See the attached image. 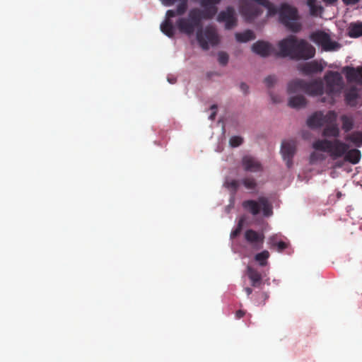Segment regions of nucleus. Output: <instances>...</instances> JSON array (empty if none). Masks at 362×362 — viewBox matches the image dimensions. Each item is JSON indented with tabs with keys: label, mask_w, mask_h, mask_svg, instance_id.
Masks as SVG:
<instances>
[{
	"label": "nucleus",
	"mask_w": 362,
	"mask_h": 362,
	"mask_svg": "<svg viewBox=\"0 0 362 362\" xmlns=\"http://www.w3.org/2000/svg\"><path fill=\"white\" fill-rule=\"evenodd\" d=\"M261 6L268 11V16H274L278 12L277 8L268 0H241L240 12L246 21H252L262 13ZM279 21L288 30L298 33L302 29L299 22L298 9L286 3L281 5L279 10Z\"/></svg>",
	"instance_id": "1"
},
{
	"label": "nucleus",
	"mask_w": 362,
	"mask_h": 362,
	"mask_svg": "<svg viewBox=\"0 0 362 362\" xmlns=\"http://www.w3.org/2000/svg\"><path fill=\"white\" fill-rule=\"evenodd\" d=\"M278 55L300 61L312 59L315 54V48L307 40L290 35L278 43Z\"/></svg>",
	"instance_id": "2"
},
{
	"label": "nucleus",
	"mask_w": 362,
	"mask_h": 362,
	"mask_svg": "<svg viewBox=\"0 0 362 362\" xmlns=\"http://www.w3.org/2000/svg\"><path fill=\"white\" fill-rule=\"evenodd\" d=\"M313 148L316 151L328 153L333 160L344 156V160L354 165L359 163L361 158V153L358 149L349 150V146L339 139H317L313 142Z\"/></svg>",
	"instance_id": "3"
},
{
	"label": "nucleus",
	"mask_w": 362,
	"mask_h": 362,
	"mask_svg": "<svg viewBox=\"0 0 362 362\" xmlns=\"http://www.w3.org/2000/svg\"><path fill=\"white\" fill-rule=\"evenodd\" d=\"M215 11H202L198 8H192L189 13L187 18H180L176 21V26L180 33L187 35H192L195 30L200 28L202 25V20H209L214 17Z\"/></svg>",
	"instance_id": "4"
},
{
	"label": "nucleus",
	"mask_w": 362,
	"mask_h": 362,
	"mask_svg": "<svg viewBox=\"0 0 362 362\" xmlns=\"http://www.w3.org/2000/svg\"><path fill=\"white\" fill-rule=\"evenodd\" d=\"M325 96L321 98V102L333 105L336 97L339 96L344 88L343 77L338 71H329L323 78Z\"/></svg>",
	"instance_id": "5"
},
{
	"label": "nucleus",
	"mask_w": 362,
	"mask_h": 362,
	"mask_svg": "<svg viewBox=\"0 0 362 362\" xmlns=\"http://www.w3.org/2000/svg\"><path fill=\"white\" fill-rule=\"evenodd\" d=\"M325 85L321 78H315L310 81L297 78L290 81L288 84L287 90L288 93H294L298 91H303L311 96H321L325 94Z\"/></svg>",
	"instance_id": "6"
},
{
	"label": "nucleus",
	"mask_w": 362,
	"mask_h": 362,
	"mask_svg": "<svg viewBox=\"0 0 362 362\" xmlns=\"http://www.w3.org/2000/svg\"><path fill=\"white\" fill-rule=\"evenodd\" d=\"M242 205L253 216L259 214L261 210L265 216H269L272 214V207L267 198L264 197H259L258 201L252 199L244 201Z\"/></svg>",
	"instance_id": "7"
},
{
	"label": "nucleus",
	"mask_w": 362,
	"mask_h": 362,
	"mask_svg": "<svg viewBox=\"0 0 362 362\" xmlns=\"http://www.w3.org/2000/svg\"><path fill=\"white\" fill-rule=\"evenodd\" d=\"M197 39L201 47L207 50L209 48V45L214 46L218 44L219 38L216 29L211 26H207L204 30L202 27L197 32Z\"/></svg>",
	"instance_id": "8"
},
{
	"label": "nucleus",
	"mask_w": 362,
	"mask_h": 362,
	"mask_svg": "<svg viewBox=\"0 0 362 362\" xmlns=\"http://www.w3.org/2000/svg\"><path fill=\"white\" fill-rule=\"evenodd\" d=\"M310 38L315 43L321 45L326 52L337 51L341 47L339 42L332 40L329 35L323 31L312 33Z\"/></svg>",
	"instance_id": "9"
},
{
	"label": "nucleus",
	"mask_w": 362,
	"mask_h": 362,
	"mask_svg": "<svg viewBox=\"0 0 362 362\" xmlns=\"http://www.w3.org/2000/svg\"><path fill=\"white\" fill-rule=\"evenodd\" d=\"M344 101L350 107L362 106V88H348L344 93Z\"/></svg>",
	"instance_id": "10"
},
{
	"label": "nucleus",
	"mask_w": 362,
	"mask_h": 362,
	"mask_svg": "<svg viewBox=\"0 0 362 362\" xmlns=\"http://www.w3.org/2000/svg\"><path fill=\"white\" fill-rule=\"evenodd\" d=\"M296 151V142L294 140L284 141L281 144V153L286 165L290 168L293 165V158Z\"/></svg>",
	"instance_id": "11"
},
{
	"label": "nucleus",
	"mask_w": 362,
	"mask_h": 362,
	"mask_svg": "<svg viewBox=\"0 0 362 362\" xmlns=\"http://www.w3.org/2000/svg\"><path fill=\"white\" fill-rule=\"evenodd\" d=\"M165 6H170L175 3L178 2L175 10H168L165 16L173 18L176 16H182L185 13L188 8L189 0H160Z\"/></svg>",
	"instance_id": "12"
},
{
	"label": "nucleus",
	"mask_w": 362,
	"mask_h": 362,
	"mask_svg": "<svg viewBox=\"0 0 362 362\" xmlns=\"http://www.w3.org/2000/svg\"><path fill=\"white\" fill-rule=\"evenodd\" d=\"M218 22L225 23L226 29H231L237 24V18L233 8L228 6L226 11H221L217 17Z\"/></svg>",
	"instance_id": "13"
},
{
	"label": "nucleus",
	"mask_w": 362,
	"mask_h": 362,
	"mask_svg": "<svg viewBox=\"0 0 362 362\" xmlns=\"http://www.w3.org/2000/svg\"><path fill=\"white\" fill-rule=\"evenodd\" d=\"M264 235L252 229H248L245 233V240L255 250H260L264 243Z\"/></svg>",
	"instance_id": "14"
},
{
	"label": "nucleus",
	"mask_w": 362,
	"mask_h": 362,
	"mask_svg": "<svg viewBox=\"0 0 362 362\" xmlns=\"http://www.w3.org/2000/svg\"><path fill=\"white\" fill-rule=\"evenodd\" d=\"M342 73L345 74L349 83L362 82V66L352 67L346 66L342 69Z\"/></svg>",
	"instance_id": "15"
},
{
	"label": "nucleus",
	"mask_w": 362,
	"mask_h": 362,
	"mask_svg": "<svg viewBox=\"0 0 362 362\" xmlns=\"http://www.w3.org/2000/svg\"><path fill=\"white\" fill-rule=\"evenodd\" d=\"M323 69L324 67L321 64V63L318 62L316 60L306 62L298 66L299 71L306 76L320 73L323 70Z\"/></svg>",
	"instance_id": "16"
},
{
	"label": "nucleus",
	"mask_w": 362,
	"mask_h": 362,
	"mask_svg": "<svg viewBox=\"0 0 362 362\" xmlns=\"http://www.w3.org/2000/svg\"><path fill=\"white\" fill-rule=\"evenodd\" d=\"M243 165L246 171L256 173L262 170L261 163L255 158L250 156L243 157Z\"/></svg>",
	"instance_id": "17"
},
{
	"label": "nucleus",
	"mask_w": 362,
	"mask_h": 362,
	"mask_svg": "<svg viewBox=\"0 0 362 362\" xmlns=\"http://www.w3.org/2000/svg\"><path fill=\"white\" fill-rule=\"evenodd\" d=\"M246 274L250 280L252 286L259 288L262 284V276L257 269L247 266Z\"/></svg>",
	"instance_id": "18"
},
{
	"label": "nucleus",
	"mask_w": 362,
	"mask_h": 362,
	"mask_svg": "<svg viewBox=\"0 0 362 362\" xmlns=\"http://www.w3.org/2000/svg\"><path fill=\"white\" fill-rule=\"evenodd\" d=\"M252 49L255 53L262 57H267L271 54L272 47L268 42L264 41H257L253 44Z\"/></svg>",
	"instance_id": "19"
},
{
	"label": "nucleus",
	"mask_w": 362,
	"mask_h": 362,
	"mask_svg": "<svg viewBox=\"0 0 362 362\" xmlns=\"http://www.w3.org/2000/svg\"><path fill=\"white\" fill-rule=\"evenodd\" d=\"M307 124L312 129L322 127L324 124V113L321 111L315 112L307 120Z\"/></svg>",
	"instance_id": "20"
},
{
	"label": "nucleus",
	"mask_w": 362,
	"mask_h": 362,
	"mask_svg": "<svg viewBox=\"0 0 362 362\" xmlns=\"http://www.w3.org/2000/svg\"><path fill=\"white\" fill-rule=\"evenodd\" d=\"M341 129L345 133L350 132L354 127V117L351 113L343 114L340 116Z\"/></svg>",
	"instance_id": "21"
},
{
	"label": "nucleus",
	"mask_w": 362,
	"mask_h": 362,
	"mask_svg": "<svg viewBox=\"0 0 362 362\" xmlns=\"http://www.w3.org/2000/svg\"><path fill=\"white\" fill-rule=\"evenodd\" d=\"M322 135L327 138H335L337 139L340 135V129L337 124L326 125L322 130Z\"/></svg>",
	"instance_id": "22"
},
{
	"label": "nucleus",
	"mask_w": 362,
	"mask_h": 362,
	"mask_svg": "<svg viewBox=\"0 0 362 362\" xmlns=\"http://www.w3.org/2000/svg\"><path fill=\"white\" fill-rule=\"evenodd\" d=\"M345 140L350 141L356 148L362 146V131H354L345 136Z\"/></svg>",
	"instance_id": "23"
},
{
	"label": "nucleus",
	"mask_w": 362,
	"mask_h": 362,
	"mask_svg": "<svg viewBox=\"0 0 362 362\" xmlns=\"http://www.w3.org/2000/svg\"><path fill=\"white\" fill-rule=\"evenodd\" d=\"M170 18L166 16V19L160 24V30L168 37H173L175 35V28Z\"/></svg>",
	"instance_id": "24"
},
{
	"label": "nucleus",
	"mask_w": 362,
	"mask_h": 362,
	"mask_svg": "<svg viewBox=\"0 0 362 362\" xmlns=\"http://www.w3.org/2000/svg\"><path fill=\"white\" fill-rule=\"evenodd\" d=\"M307 100L303 95H296L291 97L288 101V105L293 108H301L306 105Z\"/></svg>",
	"instance_id": "25"
},
{
	"label": "nucleus",
	"mask_w": 362,
	"mask_h": 362,
	"mask_svg": "<svg viewBox=\"0 0 362 362\" xmlns=\"http://www.w3.org/2000/svg\"><path fill=\"white\" fill-rule=\"evenodd\" d=\"M317 0H307L306 4L310 8V14L316 17L320 16L323 11V7L316 4Z\"/></svg>",
	"instance_id": "26"
},
{
	"label": "nucleus",
	"mask_w": 362,
	"mask_h": 362,
	"mask_svg": "<svg viewBox=\"0 0 362 362\" xmlns=\"http://www.w3.org/2000/svg\"><path fill=\"white\" fill-rule=\"evenodd\" d=\"M221 0H201L200 5L203 8L202 11H211L214 10V16L217 13L218 8L216 5L221 2Z\"/></svg>",
	"instance_id": "27"
},
{
	"label": "nucleus",
	"mask_w": 362,
	"mask_h": 362,
	"mask_svg": "<svg viewBox=\"0 0 362 362\" xmlns=\"http://www.w3.org/2000/svg\"><path fill=\"white\" fill-rule=\"evenodd\" d=\"M348 33L351 37L362 36V23H351L348 29Z\"/></svg>",
	"instance_id": "28"
},
{
	"label": "nucleus",
	"mask_w": 362,
	"mask_h": 362,
	"mask_svg": "<svg viewBox=\"0 0 362 362\" xmlns=\"http://www.w3.org/2000/svg\"><path fill=\"white\" fill-rule=\"evenodd\" d=\"M255 38V34L250 30H245L243 33H237L235 34V39L240 42H247L250 40H254Z\"/></svg>",
	"instance_id": "29"
},
{
	"label": "nucleus",
	"mask_w": 362,
	"mask_h": 362,
	"mask_svg": "<svg viewBox=\"0 0 362 362\" xmlns=\"http://www.w3.org/2000/svg\"><path fill=\"white\" fill-rule=\"evenodd\" d=\"M337 113L334 110H329L324 114V124L326 125L337 124Z\"/></svg>",
	"instance_id": "30"
},
{
	"label": "nucleus",
	"mask_w": 362,
	"mask_h": 362,
	"mask_svg": "<svg viewBox=\"0 0 362 362\" xmlns=\"http://www.w3.org/2000/svg\"><path fill=\"white\" fill-rule=\"evenodd\" d=\"M269 257V252L267 250H264L259 253H257L255 256V259L259 262V265L264 267L267 263V259Z\"/></svg>",
	"instance_id": "31"
},
{
	"label": "nucleus",
	"mask_w": 362,
	"mask_h": 362,
	"mask_svg": "<svg viewBox=\"0 0 362 362\" xmlns=\"http://www.w3.org/2000/svg\"><path fill=\"white\" fill-rule=\"evenodd\" d=\"M223 185L233 194H235L238 189L239 182L235 180H226Z\"/></svg>",
	"instance_id": "32"
},
{
	"label": "nucleus",
	"mask_w": 362,
	"mask_h": 362,
	"mask_svg": "<svg viewBox=\"0 0 362 362\" xmlns=\"http://www.w3.org/2000/svg\"><path fill=\"white\" fill-rule=\"evenodd\" d=\"M244 223H245V218L241 217L238 221V225H237L235 229L233 230L230 233L231 238H235L240 234V233L243 230V228Z\"/></svg>",
	"instance_id": "33"
},
{
	"label": "nucleus",
	"mask_w": 362,
	"mask_h": 362,
	"mask_svg": "<svg viewBox=\"0 0 362 362\" xmlns=\"http://www.w3.org/2000/svg\"><path fill=\"white\" fill-rule=\"evenodd\" d=\"M325 156L322 153L313 152L310 156V162L313 164L317 161H322L325 159Z\"/></svg>",
	"instance_id": "34"
},
{
	"label": "nucleus",
	"mask_w": 362,
	"mask_h": 362,
	"mask_svg": "<svg viewBox=\"0 0 362 362\" xmlns=\"http://www.w3.org/2000/svg\"><path fill=\"white\" fill-rule=\"evenodd\" d=\"M276 81L277 78L275 75H269L264 80V83L268 88H272L276 84Z\"/></svg>",
	"instance_id": "35"
},
{
	"label": "nucleus",
	"mask_w": 362,
	"mask_h": 362,
	"mask_svg": "<svg viewBox=\"0 0 362 362\" xmlns=\"http://www.w3.org/2000/svg\"><path fill=\"white\" fill-rule=\"evenodd\" d=\"M242 182L244 186L249 189H254L257 186L255 179L250 177L243 179Z\"/></svg>",
	"instance_id": "36"
},
{
	"label": "nucleus",
	"mask_w": 362,
	"mask_h": 362,
	"mask_svg": "<svg viewBox=\"0 0 362 362\" xmlns=\"http://www.w3.org/2000/svg\"><path fill=\"white\" fill-rule=\"evenodd\" d=\"M228 54L224 52H220L218 54V61L222 66H226L228 62Z\"/></svg>",
	"instance_id": "37"
},
{
	"label": "nucleus",
	"mask_w": 362,
	"mask_h": 362,
	"mask_svg": "<svg viewBox=\"0 0 362 362\" xmlns=\"http://www.w3.org/2000/svg\"><path fill=\"white\" fill-rule=\"evenodd\" d=\"M243 138L238 136H232L230 139L229 143L232 147H238L243 143Z\"/></svg>",
	"instance_id": "38"
},
{
	"label": "nucleus",
	"mask_w": 362,
	"mask_h": 362,
	"mask_svg": "<svg viewBox=\"0 0 362 362\" xmlns=\"http://www.w3.org/2000/svg\"><path fill=\"white\" fill-rule=\"evenodd\" d=\"M275 245H276L279 252H282L284 250L288 247V244L284 241H279Z\"/></svg>",
	"instance_id": "39"
},
{
	"label": "nucleus",
	"mask_w": 362,
	"mask_h": 362,
	"mask_svg": "<svg viewBox=\"0 0 362 362\" xmlns=\"http://www.w3.org/2000/svg\"><path fill=\"white\" fill-rule=\"evenodd\" d=\"M269 95L274 103H279L281 101V99L279 96L274 95L272 92H269Z\"/></svg>",
	"instance_id": "40"
},
{
	"label": "nucleus",
	"mask_w": 362,
	"mask_h": 362,
	"mask_svg": "<svg viewBox=\"0 0 362 362\" xmlns=\"http://www.w3.org/2000/svg\"><path fill=\"white\" fill-rule=\"evenodd\" d=\"M259 297L262 300L263 305H264L266 300L269 298V296L267 292L264 291L259 293Z\"/></svg>",
	"instance_id": "41"
},
{
	"label": "nucleus",
	"mask_w": 362,
	"mask_h": 362,
	"mask_svg": "<svg viewBox=\"0 0 362 362\" xmlns=\"http://www.w3.org/2000/svg\"><path fill=\"white\" fill-rule=\"evenodd\" d=\"M240 90L245 93V94H247L248 93V90H249V86L245 83H241L240 85Z\"/></svg>",
	"instance_id": "42"
},
{
	"label": "nucleus",
	"mask_w": 362,
	"mask_h": 362,
	"mask_svg": "<svg viewBox=\"0 0 362 362\" xmlns=\"http://www.w3.org/2000/svg\"><path fill=\"white\" fill-rule=\"evenodd\" d=\"M245 315V312L242 310H239L235 313V317L237 319L242 318Z\"/></svg>",
	"instance_id": "43"
},
{
	"label": "nucleus",
	"mask_w": 362,
	"mask_h": 362,
	"mask_svg": "<svg viewBox=\"0 0 362 362\" xmlns=\"http://www.w3.org/2000/svg\"><path fill=\"white\" fill-rule=\"evenodd\" d=\"M345 5H354L359 1V0H342Z\"/></svg>",
	"instance_id": "44"
},
{
	"label": "nucleus",
	"mask_w": 362,
	"mask_h": 362,
	"mask_svg": "<svg viewBox=\"0 0 362 362\" xmlns=\"http://www.w3.org/2000/svg\"><path fill=\"white\" fill-rule=\"evenodd\" d=\"M245 291L247 293V296L249 297L252 293V289L250 287H246L244 288Z\"/></svg>",
	"instance_id": "45"
},
{
	"label": "nucleus",
	"mask_w": 362,
	"mask_h": 362,
	"mask_svg": "<svg viewBox=\"0 0 362 362\" xmlns=\"http://www.w3.org/2000/svg\"><path fill=\"white\" fill-rule=\"evenodd\" d=\"M168 81H169V83H175L176 82V78H174V77H168Z\"/></svg>",
	"instance_id": "46"
},
{
	"label": "nucleus",
	"mask_w": 362,
	"mask_h": 362,
	"mask_svg": "<svg viewBox=\"0 0 362 362\" xmlns=\"http://www.w3.org/2000/svg\"><path fill=\"white\" fill-rule=\"evenodd\" d=\"M337 0H323V1L326 4H334V2H336Z\"/></svg>",
	"instance_id": "47"
},
{
	"label": "nucleus",
	"mask_w": 362,
	"mask_h": 362,
	"mask_svg": "<svg viewBox=\"0 0 362 362\" xmlns=\"http://www.w3.org/2000/svg\"><path fill=\"white\" fill-rule=\"evenodd\" d=\"M216 112L214 111L213 112L211 115L209 116V119H214L215 117H216Z\"/></svg>",
	"instance_id": "48"
},
{
	"label": "nucleus",
	"mask_w": 362,
	"mask_h": 362,
	"mask_svg": "<svg viewBox=\"0 0 362 362\" xmlns=\"http://www.w3.org/2000/svg\"><path fill=\"white\" fill-rule=\"evenodd\" d=\"M334 165H335V167L341 168L343 165V163L342 162H337Z\"/></svg>",
	"instance_id": "49"
},
{
	"label": "nucleus",
	"mask_w": 362,
	"mask_h": 362,
	"mask_svg": "<svg viewBox=\"0 0 362 362\" xmlns=\"http://www.w3.org/2000/svg\"><path fill=\"white\" fill-rule=\"evenodd\" d=\"M217 108V106L216 105H213L211 107V110H216Z\"/></svg>",
	"instance_id": "50"
},
{
	"label": "nucleus",
	"mask_w": 362,
	"mask_h": 362,
	"mask_svg": "<svg viewBox=\"0 0 362 362\" xmlns=\"http://www.w3.org/2000/svg\"><path fill=\"white\" fill-rule=\"evenodd\" d=\"M356 114H357V115H362V113H361V111H358V112H356Z\"/></svg>",
	"instance_id": "51"
}]
</instances>
